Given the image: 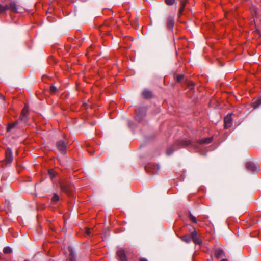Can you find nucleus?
Wrapping results in <instances>:
<instances>
[{
    "label": "nucleus",
    "instance_id": "nucleus-25",
    "mask_svg": "<svg viewBox=\"0 0 261 261\" xmlns=\"http://www.w3.org/2000/svg\"><path fill=\"white\" fill-rule=\"evenodd\" d=\"M50 89L52 92H55L57 90L56 87L54 85L50 86Z\"/></svg>",
    "mask_w": 261,
    "mask_h": 261
},
{
    "label": "nucleus",
    "instance_id": "nucleus-31",
    "mask_svg": "<svg viewBox=\"0 0 261 261\" xmlns=\"http://www.w3.org/2000/svg\"><path fill=\"white\" fill-rule=\"evenodd\" d=\"M140 261H147V260L145 258H142L140 259Z\"/></svg>",
    "mask_w": 261,
    "mask_h": 261
},
{
    "label": "nucleus",
    "instance_id": "nucleus-11",
    "mask_svg": "<svg viewBox=\"0 0 261 261\" xmlns=\"http://www.w3.org/2000/svg\"><path fill=\"white\" fill-rule=\"evenodd\" d=\"M9 9H10L13 12L16 13L17 12V7L16 3L15 2H12L10 4Z\"/></svg>",
    "mask_w": 261,
    "mask_h": 261
},
{
    "label": "nucleus",
    "instance_id": "nucleus-32",
    "mask_svg": "<svg viewBox=\"0 0 261 261\" xmlns=\"http://www.w3.org/2000/svg\"><path fill=\"white\" fill-rule=\"evenodd\" d=\"M221 261H227L226 259H222Z\"/></svg>",
    "mask_w": 261,
    "mask_h": 261
},
{
    "label": "nucleus",
    "instance_id": "nucleus-27",
    "mask_svg": "<svg viewBox=\"0 0 261 261\" xmlns=\"http://www.w3.org/2000/svg\"><path fill=\"white\" fill-rule=\"evenodd\" d=\"M184 78L183 75H179L177 76V81L180 82Z\"/></svg>",
    "mask_w": 261,
    "mask_h": 261
},
{
    "label": "nucleus",
    "instance_id": "nucleus-19",
    "mask_svg": "<svg viewBox=\"0 0 261 261\" xmlns=\"http://www.w3.org/2000/svg\"><path fill=\"white\" fill-rule=\"evenodd\" d=\"M9 9V6L7 5L3 6L0 4V13L4 12L5 10Z\"/></svg>",
    "mask_w": 261,
    "mask_h": 261
},
{
    "label": "nucleus",
    "instance_id": "nucleus-3",
    "mask_svg": "<svg viewBox=\"0 0 261 261\" xmlns=\"http://www.w3.org/2000/svg\"><path fill=\"white\" fill-rule=\"evenodd\" d=\"M57 147L58 149L62 153H65L66 149V144L63 140L59 141L57 142Z\"/></svg>",
    "mask_w": 261,
    "mask_h": 261
},
{
    "label": "nucleus",
    "instance_id": "nucleus-18",
    "mask_svg": "<svg viewBox=\"0 0 261 261\" xmlns=\"http://www.w3.org/2000/svg\"><path fill=\"white\" fill-rule=\"evenodd\" d=\"M12 251V249L9 247H6L3 249V252L5 254H10Z\"/></svg>",
    "mask_w": 261,
    "mask_h": 261
},
{
    "label": "nucleus",
    "instance_id": "nucleus-34",
    "mask_svg": "<svg viewBox=\"0 0 261 261\" xmlns=\"http://www.w3.org/2000/svg\"><path fill=\"white\" fill-rule=\"evenodd\" d=\"M157 168H158V170H159V166H157Z\"/></svg>",
    "mask_w": 261,
    "mask_h": 261
},
{
    "label": "nucleus",
    "instance_id": "nucleus-1",
    "mask_svg": "<svg viewBox=\"0 0 261 261\" xmlns=\"http://www.w3.org/2000/svg\"><path fill=\"white\" fill-rule=\"evenodd\" d=\"M246 168L253 172H257L259 170V167L257 163L253 162H247L246 164Z\"/></svg>",
    "mask_w": 261,
    "mask_h": 261
},
{
    "label": "nucleus",
    "instance_id": "nucleus-22",
    "mask_svg": "<svg viewBox=\"0 0 261 261\" xmlns=\"http://www.w3.org/2000/svg\"><path fill=\"white\" fill-rule=\"evenodd\" d=\"M190 219L192 221V222L196 223L197 222V220L195 217L193 216L192 214L190 215Z\"/></svg>",
    "mask_w": 261,
    "mask_h": 261
},
{
    "label": "nucleus",
    "instance_id": "nucleus-20",
    "mask_svg": "<svg viewBox=\"0 0 261 261\" xmlns=\"http://www.w3.org/2000/svg\"><path fill=\"white\" fill-rule=\"evenodd\" d=\"M59 200V197L58 195L57 194L55 193L54 194L53 197H52L51 201L53 202H56L58 201Z\"/></svg>",
    "mask_w": 261,
    "mask_h": 261
},
{
    "label": "nucleus",
    "instance_id": "nucleus-33",
    "mask_svg": "<svg viewBox=\"0 0 261 261\" xmlns=\"http://www.w3.org/2000/svg\"><path fill=\"white\" fill-rule=\"evenodd\" d=\"M141 110H139V114H141Z\"/></svg>",
    "mask_w": 261,
    "mask_h": 261
},
{
    "label": "nucleus",
    "instance_id": "nucleus-15",
    "mask_svg": "<svg viewBox=\"0 0 261 261\" xmlns=\"http://www.w3.org/2000/svg\"><path fill=\"white\" fill-rule=\"evenodd\" d=\"M18 124V122L16 121L12 123H10L7 126V131L10 132L11 129L15 128Z\"/></svg>",
    "mask_w": 261,
    "mask_h": 261
},
{
    "label": "nucleus",
    "instance_id": "nucleus-8",
    "mask_svg": "<svg viewBox=\"0 0 261 261\" xmlns=\"http://www.w3.org/2000/svg\"><path fill=\"white\" fill-rule=\"evenodd\" d=\"M6 160L7 162L10 163L13 160L12 152L10 149L8 148L6 151Z\"/></svg>",
    "mask_w": 261,
    "mask_h": 261
},
{
    "label": "nucleus",
    "instance_id": "nucleus-10",
    "mask_svg": "<svg viewBox=\"0 0 261 261\" xmlns=\"http://www.w3.org/2000/svg\"><path fill=\"white\" fill-rule=\"evenodd\" d=\"M215 256L217 258H222L223 256H224L225 253H224V251L222 249H217L215 250Z\"/></svg>",
    "mask_w": 261,
    "mask_h": 261
},
{
    "label": "nucleus",
    "instance_id": "nucleus-5",
    "mask_svg": "<svg viewBox=\"0 0 261 261\" xmlns=\"http://www.w3.org/2000/svg\"><path fill=\"white\" fill-rule=\"evenodd\" d=\"M224 122L225 128H228L230 127L232 125V119L231 116L227 115L226 117H225Z\"/></svg>",
    "mask_w": 261,
    "mask_h": 261
},
{
    "label": "nucleus",
    "instance_id": "nucleus-7",
    "mask_svg": "<svg viewBox=\"0 0 261 261\" xmlns=\"http://www.w3.org/2000/svg\"><path fill=\"white\" fill-rule=\"evenodd\" d=\"M192 238L193 242L195 244H200L201 243V240L198 237L197 232L196 231H194L192 232Z\"/></svg>",
    "mask_w": 261,
    "mask_h": 261
},
{
    "label": "nucleus",
    "instance_id": "nucleus-2",
    "mask_svg": "<svg viewBox=\"0 0 261 261\" xmlns=\"http://www.w3.org/2000/svg\"><path fill=\"white\" fill-rule=\"evenodd\" d=\"M29 107L25 105L22 110L20 119L22 121H25L28 119Z\"/></svg>",
    "mask_w": 261,
    "mask_h": 261
},
{
    "label": "nucleus",
    "instance_id": "nucleus-21",
    "mask_svg": "<svg viewBox=\"0 0 261 261\" xmlns=\"http://www.w3.org/2000/svg\"><path fill=\"white\" fill-rule=\"evenodd\" d=\"M174 151V149H173L172 147L169 148L166 151V153L167 155H171Z\"/></svg>",
    "mask_w": 261,
    "mask_h": 261
},
{
    "label": "nucleus",
    "instance_id": "nucleus-14",
    "mask_svg": "<svg viewBox=\"0 0 261 261\" xmlns=\"http://www.w3.org/2000/svg\"><path fill=\"white\" fill-rule=\"evenodd\" d=\"M142 95L145 98H149L151 96V92L147 90H145L142 92Z\"/></svg>",
    "mask_w": 261,
    "mask_h": 261
},
{
    "label": "nucleus",
    "instance_id": "nucleus-4",
    "mask_svg": "<svg viewBox=\"0 0 261 261\" xmlns=\"http://www.w3.org/2000/svg\"><path fill=\"white\" fill-rule=\"evenodd\" d=\"M61 187L63 191L67 194H69L72 190V186L66 184H63L61 185Z\"/></svg>",
    "mask_w": 261,
    "mask_h": 261
},
{
    "label": "nucleus",
    "instance_id": "nucleus-28",
    "mask_svg": "<svg viewBox=\"0 0 261 261\" xmlns=\"http://www.w3.org/2000/svg\"><path fill=\"white\" fill-rule=\"evenodd\" d=\"M90 230L88 228H86V234L87 235H90Z\"/></svg>",
    "mask_w": 261,
    "mask_h": 261
},
{
    "label": "nucleus",
    "instance_id": "nucleus-30",
    "mask_svg": "<svg viewBox=\"0 0 261 261\" xmlns=\"http://www.w3.org/2000/svg\"><path fill=\"white\" fill-rule=\"evenodd\" d=\"M189 144V143L187 141H183L182 142V145H187Z\"/></svg>",
    "mask_w": 261,
    "mask_h": 261
},
{
    "label": "nucleus",
    "instance_id": "nucleus-23",
    "mask_svg": "<svg viewBox=\"0 0 261 261\" xmlns=\"http://www.w3.org/2000/svg\"><path fill=\"white\" fill-rule=\"evenodd\" d=\"M165 2L168 5H172L175 2V0H165Z\"/></svg>",
    "mask_w": 261,
    "mask_h": 261
},
{
    "label": "nucleus",
    "instance_id": "nucleus-16",
    "mask_svg": "<svg viewBox=\"0 0 261 261\" xmlns=\"http://www.w3.org/2000/svg\"><path fill=\"white\" fill-rule=\"evenodd\" d=\"M212 141V138H206L200 140V143L208 144Z\"/></svg>",
    "mask_w": 261,
    "mask_h": 261
},
{
    "label": "nucleus",
    "instance_id": "nucleus-9",
    "mask_svg": "<svg viewBox=\"0 0 261 261\" xmlns=\"http://www.w3.org/2000/svg\"><path fill=\"white\" fill-rule=\"evenodd\" d=\"M68 251L69 253V259L70 261H75V255L73 249L71 247H69Z\"/></svg>",
    "mask_w": 261,
    "mask_h": 261
},
{
    "label": "nucleus",
    "instance_id": "nucleus-29",
    "mask_svg": "<svg viewBox=\"0 0 261 261\" xmlns=\"http://www.w3.org/2000/svg\"><path fill=\"white\" fill-rule=\"evenodd\" d=\"M135 118L137 120H138V121H140L141 120V118L140 117L139 115H137L136 117H135Z\"/></svg>",
    "mask_w": 261,
    "mask_h": 261
},
{
    "label": "nucleus",
    "instance_id": "nucleus-24",
    "mask_svg": "<svg viewBox=\"0 0 261 261\" xmlns=\"http://www.w3.org/2000/svg\"><path fill=\"white\" fill-rule=\"evenodd\" d=\"M48 174H49L51 178H53L55 176V173L53 170H48Z\"/></svg>",
    "mask_w": 261,
    "mask_h": 261
},
{
    "label": "nucleus",
    "instance_id": "nucleus-13",
    "mask_svg": "<svg viewBox=\"0 0 261 261\" xmlns=\"http://www.w3.org/2000/svg\"><path fill=\"white\" fill-rule=\"evenodd\" d=\"M187 3V0H181V7L179 9V14H181L182 11L184 9V8Z\"/></svg>",
    "mask_w": 261,
    "mask_h": 261
},
{
    "label": "nucleus",
    "instance_id": "nucleus-17",
    "mask_svg": "<svg viewBox=\"0 0 261 261\" xmlns=\"http://www.w3.org/2000/svg\"><path fill=\"white\" fill-rule=\"evenodd\" d=\"M182 241L186 243H190L191 241V237L190 236H184L181 237Z\"/></svg>",
    "mask_w": 261,
    "mask_h": 261
},
{
    "label": "nucleus",
    "instance_id": "nucleus-26",
    "mask_svg": "<svg viewBox=\"0 0 261 261\" xmlns=\"http://www.w3.org/2000/svg\"><path fill=\"white\" fill-rule=\"evenodd\" d=\"M261 103V100H257L255 103H254V107H257L258 106H259Z\"/></svg>",
    "mask_w": 261,
    "mask_h": 261
},
{
    "label": "nucleus",
    "instance_id": "nucleus-6",
    "mask_svg": "<svg viewBox=\"0 0 261 261\" xmlns=\"http://www.w3.org/2000/svg\"><path fill=\"white\" fill-rule=\"evenodd\" d=\"M117 253L121 261H127L126 254L123 250H118Z\"/></svg>",
    "mask_w": 261,
    "mask_h": 261
},
{
    "label": "nucleus",
    "instance_id": "nucleus-12",
    "mask_svg": "<svg viewBox=\"0 0 261 261\" xmlns=\"http://www.w3.org/2000/svg\"><path fill=\"white\" fill-rule=\"evenodd\" d=\"M167 23L169 28L172 29L174 27V21L172 17H169L167 20Z\"/></svg>",
    "mask_w": 261,
    "mask_h": 261
}]
</instances>
